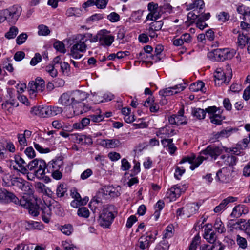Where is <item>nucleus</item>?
I'll return each mask as SVG.
<instances>
[{
	"label": "nucleus",
	"instance_id": "nucleus-12",
	"mask_svg": "<svg viewBox=\"0 0 250 250\" xmlns=\"http://www.w3.org/2000/svg\"><path fill=\"white\" fill-rule=\"evenodd\" d=\"M232 131V128H226L220 132H213L210 138V141L215 142L223 138H227L230 135Z\"/></svg>",
	"mask_w": 250,
	"mask_h": 250
},
{
	"label": "nucleus",
	"instance_id": "nucleus-11",
	"mask_svg": "<svg viewBox=\"0 0 250 250\" xmlns=\"http://www.w3.org/2000/svg\"><path fill=\"white\" fill-rule=\"evenodd\" d=\"M50 112L49 106L34 107L31 110V113L42 118L50 117Z\"/></svg>",
	"mask_w": 250,
	"mask_h": 250
},
{
	"label": "nucleus",
	"instance_id": "nucleus-64",
	"mask_svg": "<svg viewBox=\"0 0 250 250\" xmlns=\"http://www.w3.org/2000/svg\"><path fill=\"white\" fill-rule=\"evenodd\" d=\"M24 153L30 159L33 158L35 156V151L31 146L27 147L25 149Z\"/></svg>",
	"mask_w": 250,
	"mask_h": 250
},
{
	"label": "nucleus",
	"instance_id": "nucleus-45",
	"mask_svg": "<svg viewBox=\"0 0 250 250\" xmlns=\"http://www.w3.org/2000/svg\"><path fill=\"white\" fill-rule=\"evenodd\" d=\"M90 121H91L94 123H98L103 121L104 118V115L101 114H91L88 116Z\"/></svg>",
	"mask_w": 250,
	"mask_h": 250
},
{
	"label": "nucleus",
	"instance_id": "nucleus-61",
	"mask_svg": "<svg viewBox=\"0 0 250 250\" xmlns=\"http://www.w3.org/2000/svg\"><path fill=\"white\" fill-rule=\"evenodd\" d=\"M208 246L210 250H223L224 248V246L219 241L215 242L211 246L208 245Z\"/></svg>",
	"mask_w": 250,
	"mask_h": 250
},
{
	"label": "nucleus",
	"instance_id": "nucleus-26",
	"mask_svg": "<svg viewBox=\"0 0 250 250\" xmlns=\"http://www.w3.org/2000/svg\"><path fill=\"white\" fill-rule=\"evenodd\" d=\"M243 223V219H240L237 221L230 220L227 226L228 228H229L231 231H233L234 229L242 230Z\"/></svg>",
	"mask_w": 250,
	"mask_h": 250
},
{
	"label": "nucleus",
	"instance_id": "nucleus-56",
	"mask_svg": "<svg viewBox=\"0 0 250 250\" xmlns=\"http://www.w3.org/2000/svg\"><path fill=\"white\" fill-rule=\"evenodd\" d=\"M163 25V22L162 21H159L152 22L149 25L150 26V28L151 30L159 31L161 29Z\"/></svg>",
	"mask_w": 250,
	"mask_h": 250
},
{
	"label": "nucleus",
	"instance_id": "nucleus-50",
	"mask_svg": "<svg viewBox=\"0 0 250 250\" xmlns=\"http://www.w3.org/2000/svg\"><path fill=\"white\" fill-rule=\"evenodd\" d=\"M41 224L40 223L38 222L35 221H29L27 222V225L26 226V229L27 230H31L34 229H41V228H40Z\"/></svg>",
	"mask_w": 250,
	"mask_h": 250
},
{
	"label": "nucleus",
	"instance_id": "nucleus-55",
	"mask_svg": "<svg viewBox=\"0 0 250 250\" xmlns=\"http://www.w3.org/2000/svg\"><path fill=\"white\" fill-rule=\"evenodd\" d=\"M200 237L199 236H195L189 247V250H196L197 247V246L199 245L200 243Z\"/></svg>",
	"mask_w": 250,
	"mask_h": 250
},
{
	"label": "nucleus",
	"instance_id": "nucleus-60",
	"mask_svg": "<svg viewBox=\"0 0 250 250\" xmlns=\"http://www.w3.org/2000/svg\"><path fill=\"white\" fill-rule=\"evenodd\" d=\"M42 59V57L41 55L39 53H36L34 57L30 61V64L32 66H35L40 62Z\"/></svg>",
	"mask_w": 250,
	"mask_h": 250
},
{
	"label": "nucleus",
	"instance_id": "nucleus-14",
	"mask_svg": "<svg viewBox=\"0 0 250 250\" xmlns=\"http://www.w3.org/2000/svg\"><path fill=\"white\" fill-rule=\"evenodd\" d=\"M175 134V130L170 126L160 128L157 132L156 135L161 138H168Z\"/></svg>",
	"mask_w": 250,
	"mask_h": 250
},
{
	"label": "nucleus",
	"instance_id": "nucleus-21",
	"mask_svg": "<svg viewBox=\"0 0 250 250\" xmlns=\"http://www.w3.org/2000/svg\"><path fill=\"white\" fill-rule=\"evenodd\" d=\"M74 104L80 103L87 98V94L83 91L76 90L71 93Z\"/></svg>",
	"mask_w": 250,
	"mask_h": 250
},
{
	"label": "nucleus",
	"instance_id": "nucleus-20",
	"mask_svg": "<svg viewBox=\"0 0 250 250\" xmlns=\"http://www.w3.org/2000/svg\"><path fill=\"white\" fill-rule=\"evenodd\" d=\"M237 199V198L229 196L227 197L226 199H224L221 203L217 206H216L214 209V211L215 213H219L222 211L224 210L226 207V206L229 203H232L236 201Z\"/></svg>",
	"mask_w": 250,
	"mask_h": 250
},
{
	"label": "nucleus",
	"instance_id": "nucleus-58",
	"mask_svg": "<svg viewBox=\"0 0 250 250\" xmlns=\"http://www.w3.org/2000/svg\"><path fill=\"white\" fill-rule=\"evenodd\" d=\"M109 0H95V5L99 9H104L106 7Z\"/></svg>",
	"mask_w": 250,
	"mask_h": 250
},
{
	"label": "nucleus",
	"instance_id": "nucleus-7",
	"mask_svg": "<svg viewBox=\"0 0 250 250\" xmlns=\"http://www.w3.org/2000/svg\"><path fill=\"white\" fill-rule=\"evenodd\" d=\"M222 153V149L221 148L212 146H208L205 149L201 151L200 154L204 156V158H207L205 160L210 156L214 159L216 158Z\"/></svg>",
	"mask_w": 250,
	"mask_h": 250
},
{
	"label": "nucleus",
	"instance_id": "nucleus-19",
	"mask_svg": "<svg viewBox=\"0 0 250 250\" xmlns=\"http://www.w3.org/2000/svg\"><path fill=\"white\" fill-rule=\"evenodd\" d=\"M248 212L249 208L247 207L244 205H239L233 208L231 215L233 217L238 218Z\"/></svg>",
	"mask_w": 250,
	"mask_h": 250
},
{
	"label": "nucleus",
	"instance_id": "nucleus-54",
	"mask_svg": "<svg viewBox=\"0 0 250 250\" xmlns=\"http://www.w3.org/2000/svg\"><path fill=\"white\" fill-rule=\"evenodd\" d=\"M18 142L21 146L20 150L23 149V147L27 145V140L26 138L22 134H19L18 135Z\"/></svg>",
	"mask_w": 250,
	"mask_h": 250
},
{
	"label": "nucleus",
	"instance_id": "nucleus-39",
	"mask_svg": "<svg viewBox=\"0 0 250 250\" xmlns=\"http://www.w3.org/2000/svg\"><path fill=\"white\" fill-rule=\"evenodd\" d=\"M223 58V61L226 60H229L232 59L235 54V52L234 50H229L228 49L224 48L222 49Z\"/></svg>",
	"mask_w": 250,
	"mask_h": 250
},
{
	"label": "nucleus",
	"instance_id": "nucleus-40",
	"mask_svg": "<svg viewBox=\"0 0 250 250\" xmlns=\"http://www.w3.org/2000/svg\"><path fill=\"white\" fill-rule=\"evenodd\" d=\"M18 33V29L15 26L11 27L9 31L7 32L5 37L8 39H14Z\"/></svg>",
	"mask_w": 250,
	"mask_h": 250
},
{
	"label": "nucleus",
	"instance_id": "nucleus-49",
	"mask_svg": "<svg viewBox=\"0 0 250 250\" xmlns=\"http://www.w3.org/2000/svg\"><path fill=\"white\" fill-rule=\"evenodd\" d=\"M36 85L37 87L38 88V91L42 92L45 86V83L43 79L41 78H37L35 81L34 82Z\"/></svg>",
	"mask_w": 250,
	"mask_h": 250
},
{
	"label": "nucleus",
	"instance_id": "nucleus-5",
	"mask_svg": "<svg viewBox=\"0 0 250 250\" xmlns=\"http://www.w3.org/2000/svg\"><path fill=\"white\" fill-rule=\"evenodd\" d=\"M148 10L149 13L146 16V19L148 20L156 21L160 18L162 14V9L161 6L154 2H150L147 5Z\"/></svg>",
	"mask_w": 250,
	"mask_h": 250
},
{
	"label": "nucleus",
	"instance_id": "nucleus-51",
	"mask_svg": "<svg viewBox=\"0 0 250 250\" xmlns=\"http://www.w3.org/2000/svg\"><path fill=\"white\" fill-rule=\"evenodd\" d=\"M45 71L48 73L52 77H55L57 76L58 72L55 69L54 64H49L45 67Z\"/></svg>",
	"mask_w": 250,
	"mask_h": 250
},
{
	"label": "nucleus",
	"instance_id": "nucleus-38",
	"mask_svg": "<svg viewBox=\"0 0 250 250\" xmlns=\"http://www.w3.org/2000/svg\"><path fill=\"white\" fill-rule=\"evenodd\" d=\"M67 192L66 185L63 184H60L58 186L56 189V195L58 197H62L64 196Z\"/></svg>",
	"mask_w": 250,
	"mask_h": 250
},
{
	"label": "nucleus",
	"instance_id": "nucleus-29",
	"mask_svg": "<svg viewBox=\"0 0 250 250\" xmlns=\"http://www.w3.org/2000/svg\"><path fill=\"white\" fill-rule=\"evenodd\" d=\"M90 123V120L88 117L83 118L81 122L75 123L73 124V128L77 130H83Z\"/></svg>",
	"mask_w": 250,
	"mask_h": 250
},
{
	"label": "nucleus",
	"instance_id": "nucleus-8",
	"mask_svg": "<svg viewBox=\"0 0 250 250\" xmlns=\"http://www.w3.org/2000/svg\"><path fill=\"white\" fill-rule=\"evenodd\" d=\"M184 109L180 110L177 114L172 115L169 117V122L172 125H177L186 124L187 123V119L184 116Z\"/></svg>",
	"mask_w": 250,
	"mask_h": 250
},
{
	"label": "nucleus",
	"instance_id": "nucleus-30",
	"mask_svg": "<svg viewBox=\"0 0 250 250\" xmlns=\"http://www.w3.org/2000/svg\"><path fill=\"white\" fill-rule=\"evenodd\" d=\"M204 87V83L202 81H198L196 83H191L189 86V89L192 92L201 91L205 93L206 92V88Z\"/></svg>",
	"mask_w": 250,
	"mask_h": 250
},
{
	"label": "nucleus",
	"instance_id": "nucleus-23",
	"mask_svg": "<svg viewBox=\"0 0 250 250\" xmlns=\"http://www.w3.org/2000/svg\"><path fill=\"white\" fill-rule=\"evenodd\" d=\"M121 144L120 140L117 139H104L101 143L103 146L107 148H115L118 147Z\"/></svg>",
	"mask_w": 250,
	"mask_h": 250
},
{
	"label": "nucleus",
	"instance_id": "nucleus-37",
	"mask_svg": "<svg viewBox=\"0 0 250 250\" xmlns=\"http://www.w3.org/2000/svg\"><path fill=\"white\" fill-rule=\"evenodd\" d=\"M224 117L218 114H214L210 117V122L216 125H220Z\"/></svg>",
	"mask_w": 250,
	"mask_h": 250
},
{
	"label": "nucleus",
	"instance_id": "nucleus-28",
	"mask_svg": "<svg viewBox=\"0 0 250 250\" xmlns=\"http://www.w3.org/2000/svg\"><path fill=\"white\" fill-rule=\"evenodd\" d=\"M204 237L208 242L213 244L216 242V235L215 232L210 229H205Z\"/></svg>",
	"mask_w": 250,
	"mask_h": 250
},
{
	"label": "nucleus",
	"instance_id": "nucleus-2",
	"mask_svg": "<svg viewBox=\"0 0 250 250\" xmlns=\"http://www.w3.org/2000/svg\"><path fill=\"white\" fill-rule=\"evenodd\" d=\"M117 214L116 207L111 205L104 207L99 216L100 225L104 228H109Z\"/></svg>",
	"mask_w": 250,
	"mask_h": 250
},
{
	"label": "nucleus",
	"instance_id": "nucleus-44",
	"mask_svg": "<svg viewBox=\"0 0 250 250\" xmlns=\"http://www.w3.org/2000/svg\"><path fill=\"white\" fill-rule=\"evenodd\" d=\"M61 231L65 235H70L73 230V227L70 224H67L62 226L60 228Z\"/></svg>",
	"mask_w": 250,
	"mask_h": 250
},
{
	"label": "nucleus",
	"instance_id": "nucleus-35",
	"mask_svg": "<svg viewBox=\"0 0 250 250\" xmlns=\"http://www.w3.org/2000/svg\"><path fill=\"white\" fill-rule=\"evenodd\" d=\"M214 228L215 230L219 233H224L226 231L225 226L220 218L216 219L214 224Z\"/></svg>",
	"mask_w": 250,
	"mask_h": 250
},
{
	"label": "nucleus",
	"instance_id": "nucleus-6",
	"mask_svg": "<svg viewBox=\"0 0 250 250\" xmlns=\"http://www.w3.org/2000/svg\"><path fill=\"white\" fill-rule=\"evenodd\" d=\"M4 14L6 15V20L9 22H15L18 19L21 12V8L17 5H14L9 9H4Z\"/></svg>",
	"mask_w": 250,
	"mask_h": 250
},
{
	"label": "nucleus",
	"instance_id": "nucleus-59",
	"mask_svg": "<svg viewBox=\"0 0 250 250\" xmlns=\"http://www.w3.org/2000/svg\"><path fill=\"white\" fill-rule=\"evenodd\" d=\"M39 162H40V160L34 159L30 162L28 164H27V170H33L34 168L38 167L39 165Z\"/></svg>",
	"mask_w": 250,
	"mask_h": 250
},
{
	"label": "nucleus",
	"instance_id": "nucleus-15",
	"mask_svg": "<svg viewBox=\"0 0 250 250\" xmlns=\"http://www.w3.org/2000/svg\"><path fill=\"white\" fill-rule=\"evenodd\" d=\"M58 102L60 104L65 107L75 105L71 93H63L60 96Z\"/></svg>",
	"mask_w": 250,
	"mask_h": 250
},
{
	"label": "nucleus",
	"instance_id": "nucleus-13",
	"mask_svg": "<svg viewBox=\"0 0 250 250\" xmlns=\"http://www.w3.org/2000/svg\"><path fill=\"white\" fill-rule=\"evenodd\" d=\"M107 32V30L101 31L99 34V43L101 45L103 46H110L114 42V37L113 36L111 35H104L102 34V33H104Z\"/></svg>",
	"mask_w": 250,
	"mask_h": 250
},
{
	"label": "nucleus",
	"instance_id": "nucleus-33",
	"mask_svg": "<svg viewBox=\"0 0 250 250\" xmlns=\"http://www.w3.org/2000/svg\"><path fill=\"white\" fill-rule=\"evenodd\" d=\"M250 37L247 34L242 33L241 34L239 33L238 37V44L241 48H243L250 39Z\"/></svg>",
	"mask_w": 250,
	"mask_h": 250
},
{
	"label": "nucleus",
	"instance_id": "nucleus-34",
	"mask_svg": "<svg viewBox=\"0 0 250 250\" xmlns=\"http://www.w3.org/2000/svg\"><path fill=\"white\" fill-rule=\"evenodd\" d=\"M192 115L198 119H203L206 116V111L200 108H193L192 109Z\"/></svg>",
	"mask_w": 250,
	"mask_h": 250
},
{
	"label": "nucleus",
	"instance_id": "nucleus-53",
	"mask_svg": "<svg viewBox=\"0 0 250 250\" xmlns=\"http://www.w3.org/2000/svg\"><path fill=\"white\" fill-rule=\"evenodd\" d=\"M50 116H53L62 113L63 111V109L58 106H50Z\"/></svg>",
	"mask_w": 250,
	"mask_h": 250
},
{
	"label": "nucleus",
	"instance_id": "nucleus-48",
	"mask_svg": "<svg viewBox=\"0 0 250 250\" xmlns=\"http://www.w3.org/2000/svg\"><path fill=\"white\" fill-rule=\"evenodd\" d=\"M38 34L42 36H46L49 34L50 31L48 27L44 25H40L38 26Z\"/></svg>",
	"mask_w": 250,
	"mask_h": 250
},
{
	"label": "nucleus",
	"instance_id": "nucleus-17",
	"mask_svg": "<svg viewBox=\"0 0 250 250\" xmlns=\"http://www.w3.org/2000/svg\"><path fill=\"white\" fill-rule=\"evenodd\" d=\"M216 179L223 183H228L230 180V172L226 168H223L216 173Z\"/></svg>",
	"mask_w": 250,
	"mask_h": 250
},
{
	"label": "nucleus",
	"instance_id": "nucleus-47",
	"mask_svg": "<svg viewBox=\"0 0 250 250\" xmlns=\"http://www.w3.org/2000/svg\"><path fill=\"white\" fill-rule=\"evenodd\" d=\"M54 47L56 50L62 53L66 52V49L64 43L61 41H57L53 44Z\"/></svg>",
	"mask_w": 250,
	"mask_h": 250
},
{
	"label": "nucleus",
	"instance_id": "nucleus-9",
	"mask_svg": "<svg viewBox=\"0 0 250 250\" xmlns=\"http://www.w3.org/2000/svg\"><path fill=\"white\" fill-rule=\"evenodd\" d=\"M207 158H204L203 156H200L195 158V156L192 157H185L183 158L180 162V164H183L186 162H188L191 164L190 168L193 170L197 167Z\"/></svg>",
	"mask_w": 250,
	"mask_h": 250
},
{
	"label": "nucleus",
	"instance_id": "nucleus-27",
	"mask_svg": "<svg viewBox=\"0 0 250 250\" xmlns=\"http://www.w3.org/2000/svg\"><path fill=\"white\" fill-rule=\"evenodd\" d=\"M220 158L225 166H232L235 165L237 161L236 157L233 155H223Z\"/></svg>",
	"mask_w": 250,
	"mask_h": 250
},
{
	"label": "nucleus",
	"instance_id": "nucleus-31",
	"mask_svg": "<svg viewBox=\"0 0 250 250\" xmlns=\"http://www.w3.org/2000/svg\"><path fill=\"white\" fill-rule=\"evenodd\" d=\"M3 194H4L3 196L4 202H11L16 205L18 203L19 199L15 196L14 193L4 189L3 190Z\"/></svg>",
	"mask_w": 250,
	"mask_h": 250
},
{
	"label": "nucleus",
	"instance_id": "nucleus-25",
	"mask_svg": "<svg viewBox=\"0 0 250 250\" xmlns=\"http://www.w3.org/2000/svg\"><path fill=\"white\" fill-rule=\"evenodd\" d=\"M208 58L213 61H223L222 49L213 50L208 54Z\"/></svg>",
	"mask_w": 250,
	"mask_h": 250
},
{
	"label": "nucleus",
	"instance_id": "nucleus-16",
	"mask_svg": "<svg viewBox=\"0 0 250 250\" xmlns=\"http://www.w3.org/2000/svg\"><path fill=\"white\" fill-rule=\"evenodd\" d=\"M63 161L61 159H57L50 162L47 165V172L51 173L62 169Z\"/></svg>",
	"mask_w": 250,
	"mask_h": 250
},
{
	"label": "nucleus",
	"instance_id": "nucleus-3",
	"mask_svg": "<svg viewBox=\"0 0 250 250\" xmlns=\"http://www.w3.org/2000/svg\"><path fill=\"white\" fill-rule=\"evenodd\" d=\"M19 205L28 210V212L33 216H37L39 214V206L33 200V198L29 194L24 193L19 200Z\"/></svg>",
	"mask_w": 250,
	"mask_h": 250
},
{
	"label": "nucleus",
	"instance_id": "nucleus-1",
	"mask_svg": "<svg viewBox=\"0 0 250 250\" xmlns=\"http://www.w3.org/2000/svg\"><path fill=\"white\" fill-rule=\"evenodd\" d=\"M86 41L87 40H85L84 35H78L73 40L68 55L75 59L82 58L83 56V53L85 52L87 49V45L85 43Z\"/></svg>",
	"mask_w": 250,
	"mask_h": 250
},
{
	"label": "nucleus",
	"instance_id": "nucleus-57",
	"mask_svg": "<svg viewBox=\"0 0 250 250\" xmlns=\"http://www.w3.org/2000/svg\"><path fill=\"white\" fill-rule=\"evenodd\" d=\"M218 20L220 22H224L228 21L229 18V15L226 12H221L217 16Z\"/></svg>",
	"mask_w": 250,
	"mask_h": 250
},
{
	"label": "nucleus",
	"instance_id": "nucleus-22",
	"mask_svg": "<svg viewBox=\"0 0 250 250\" xmlns=\"http://www.w3.org/2000/svg\"><path fill=\"white\" fill-rule=\"evenodd\" d=\"M181 193L180 186L176 185L171 187L167 192V197L170 198V201H174L179 197Z\"/></svg>",
	"mask_w": 250,
	"mask_h": 250
},
{
	"label": "nucleus",
	"instance_id": "nucleus-36",
	"mask_svg": "<svg viewBox=\"0 0 250 250\" xmlns=\"http://www.w3.org/2000/svg\"><path fill=\"white\" fill-rule=\"evenodd\" d=\"M236 241L240 248L246 249L247 248L248 243L245 238L241 236L240 235H237Z\"/></svg>",
	"mask_w": 250,
	"mask_h": 250
},
{
	"label": "nucleus",
	"instance_id": "nucleus-52",
	"mask_svg": "<svg viewBox=\"0 0 250 250\" xmlns=\"http://www.w3.org/2000/svg\"><path fill=\"white\" fill-rule=\"evenodd\" d=\"M28 38V35L26 33H22L20 34L16 39V43L18 45H21L24 43Z\"/></svg>",
	"mask_w": 250,
	"mask_h": 250
},
{
	"label": "nucleus",
	"instance_id": "nucleus-43",
	"mask_svg": "<svg viewBox=\"0 0 250 250\" xmlns=\"http://www.w3.org/2000/svg\"><path fill=\"white\" fill-rule=\"evenodd\" d=\"M51 216V212L47 208H45L42 209V220L46 223H48L50 221Z\"/></svg>",
	"mask_w": 250,
	"mask_h": 250
},
{
	"label": "nucleus",
	"instance_id": "nucleus-4",
	"mask_svg": "<svg viewBox=\"0 0 250 250\" xmlns=\"http://www.w3.org/2000/svg\"><path fill=\"white\" fill-rule=\"evenodd\" d=\"M10 166L22 174L28 173L27 164L20 155H15L13 159L10 160Z\"/></svg>",
	"mask_w": 250,
	"mask_h": 250
},
{
	"label": "nucleus",
	"instance_id": "nucleus-10",
	"mask_svg": "<svg viewBox=\"0 0 250 250\" xmlns=\"http://www.w3.org/2000/svg\"><path fill=\"white\" fill-rule=\"evenodd\" d=\"M185 88V87L182 84H178L160 90L159 91V94L164 97L171 96L183 91Z\"/></svg>",
	"mask_w": 250,
	"mask_h": 250
},
{
	"label": "nucleus",
	"instance_id": "nucleus-32",
	"mask_svg": "<svg viewBox=\"0 0 250 250\" xmlns=\"http://www.w3.org/2000/svg\"><path fill=\"white\" fill-rule=\"evenodd\" d=\"M205 6L204 2L203 0H197L193 2V3L187 5V10H190L194 9H199V12L203 9Z\"/></svg>",
	"mask_w": 250,
	"mask_h": 250
},
{
	"label": "nucleus",
	"instance_id": "nucleus-24",
	"mask_svg": "<svg viewBox=\"0 0 250 250\" xmlns=\"http://www.w3.org/2000/svg\"><path fill=\"white\" fill-rule=\"evenodd\" d=\"M37 170L35 171V175L39 179L43 178L44 175L47 172V166L44 161L40 160L39 162V165L37 167Z\"/></svg>",
	"mask_w": 250,
	"mask_h": 250
},
{
	"label": "nucleus",
	"instance_id": "nucleus-41",
	"mask_svg": "<svg viewBox=\"0 0 250 250\" xmlns=\"http://www.w3.org/2000/svg\"><path fill=\"white\" fill-rule=\"evenodd\" d=\"M214 77L218 80H222V82L226 83L227 79L226 74L221 69H217L214 75ZM229 79L228 81L227 82V83L229 82Z\"/></svg>",
	"mask_w": 250,
	"mask_h": 250
},
{
	"label": "nucleus",
	"instance_id": "nucleus-63",
	"mask_svg": "<svg viewBox=\"0 0 250 250\" xmlns=\"http://www.w3.org/2000/svg\"><path fill=\"white\" fill-rule=\"evenodd\" d=\"M205 21L202 20V17H199L196 23L197 27L201 30H203L206 27H208V24H206Z\"/></svg>",
	"mask_w": 250,
	"mask_h": 250
},
{
	"label": "nucleus",
	"instance_id": "nucleus-18",
	"mask_svg": "<svg viewBox=\"0 0 250 250\" xmlns=\"http://www.w3.org/2000/svg\"><path fill=\"white\" fill-rule=\"evenodd\" d=\"M14 184L24 192H28L29 193L31 192L30 183L22 178H16Z\"/></svg>",
	"mask_w": 250,
	"mask_h": 250
},
{
	"label": "nucleus",
	"instance_id": "nucleus-46",
	"mask_svg": "<svg viewBox=\"0 0 250 250\" xmlns=\"http://www.w3.org/2000/svg\"><path fill=\"white\" fill-rule=\"evenodd\" d=\"M89 211L86 207H81L77 211V214L83 218H87L89 216Z\"/></svg>",
	"mask_w": 250,
	"mask_h": 250
},
{
	"label": "nucleus",
	"instance_id": "nucleus-42",
	"mask_svg": "<svg viewBox=\"0 0 250 250\" xmlns=\"http://www.w3.org/2000/svg\"><path fill=\"white\" fill-rule=\"evenodd\" d=\"M149 240L147 239V237L143 236L140 237L139 241V247L142 250H145L149 246L150 243Z\"/></svg>",
	"mask_w": 250,
	"mask_h": 250
},
{
	"label": "nucleus",
	"instance_id": "nucleus-62",
	"mask_svg": "<svg viewBox=\"0 0 250 250\" xmlns=\"http://www.w3.org/2000/svg\"><path fill=\"white\" fill-rule=\"evenodd\" d=\"M107 19L112 22H117L120 20V16L116 12H112L107 16Z\"/></svg>",
	"mask_w": 250,
	"mask_h": 250
}]
</instances>
